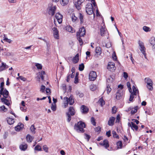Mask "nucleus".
Returning <instances> with one entry per match:
<instances>
[{
  "label": "nucleus",
  "instance_id": "1",
  "mask_svg": "<svg viewBox=\"0 0 155 155\" xmlns=\"http://www.w3.org/2000/svg\"><path fill=\"white\" fill-rule=\"evenodd\" d=\"M85 123L81 121L75 124L74 125V129L78 133H82L84 132V128L85 127Z\"/></svg>",
  "mask_w": 155,
  "mask_h": 155
},
{
  "label": "nucleus",
  "instance_id": "2",
  "mask_svg": "<svg viewBox=\"0 0 155 155\" xmlns=\"http://www.w3.org/2000/svg\"><path fill=\"white\" fill-rule=\"evenodd\" d=\"M63 101L64 108L67 107L68 104L70 105H72L74 103V100L73 99L72 96L71 95L69 98L67 97H64Z\"/></svg>",
  "mask_w": 155,
  "mask_h": 155
},
{
  "label": "nucleus",
  "instance_id": "3",
  "mask_svg": "<svg viewBox=\"0 0 155 155\" xmlns=\"http://www.w3.org/2000/svg\"><path fill=\"white\" fill-rule=\"evenodd\" d=\"M75 112L74 108L71 106L69 107L68 111L66 113L67 117V120L68 122H69L71 120V116H73L75 115Z\"/></svg>",
  "mask_w": 155,
  "mask_h": 155
},
{
  "label": "nucleus",
  "instance_id": "4",
  "mask_svg": "<svg viewBox=\"0 0 155 155\" xmlns=\"http://www.w3.org/2000/svg\"><path fill=\"white\" fill-rule=\"evenodd\" d=\"M93 6L91 3H87L85 7V10L87 14L90 15L93 13Z\"/></svg>",
  "mask_w": 155,
  "mask_h": 155
},
{
  "label": "nucleus",
  "instance_id": "5",
  "mask_svg": "<svg viewBox=\"0 0 155 155\" xmlns=\"http://www.w3.org/2000/svg\"><path fill=\"white\" fill-rule=\"evenodd\" d=\"M138 44L139 45V46L140 47V49L141 52L143 54L145 57V58H146V54L145 51L146 48L144 46L143 43V42L140 41H139L138 42Z\"/></svg>",
  "mask_w": 155,
  "mask_h": 155
},
{
  "label": "nucleus",
  "instance_id": "6",
  "mask_svg": "<svg viewBox=\"0 0 155 155\" xmlns=\"http://www.w3.org/2000/svg\"><path fill=\"white\" fill-rule=\"evenodd\" d=\"M107 68L109 71L112 72L114 71L116 69L115 64L113 62H109Z\"/></svg>",
  "mask_w": 155,
  "mask_h": 155
},
{
  "label": "nucleus",
  "instance_id": "7",
  "mask_svg": "<svg viewBox=\"0 0 155 155\" xmlns=\"http://www.w3.org/2000/svg\"><path fill=\"white\" fill-rule=\"evenodd\" d=\"M86 31L84 27L80 28L79 31L77 33V35L81 37L84 36L85 35Z\"/></svg>",
  "mask_w": 155,
  "mask_h": 155
},
{
  "label": "nucleus",
  "instance_id": "8",
  "mask_svg": "<svg viewBox=\"0 0 155 155\" xmlns=\"http://www.w3.org/2000/svg\"><path fill=\"white\" fill-rule=\"evenodd\" d=\"M97 74L96 72L94 71H91L89 74V79L92 81H94L97 78Z\"/></svg>",
  "mask_w": 155,
  "mask_h": 155
},
{
  "label": "nucleus",
  "instance_id": "9",
  "mask_svg": "<svg viewBox=\"0 0 155 155\" xmlns=\"http://www.w3.org/2000/svg\"><path fill=\"white\" fill-rule=\"evenodd\" d=\"M123 92L121 90H118L116 94V98L117 100L120 99L122 97Z\"/></svg>",
  "mask_w": 155,
  "mask_h": 155
},
{
  "label": "nucleus",
  "instance_id": "10",
  "mask_svg": "<svg viewBox=\"0 0 155 155\" xmlns=\"http://www.w3.org/2000/svg\"><path fill=\"white\" fill-rule=\"evenodd\" d=\"M56 6H51L49 8L48 13L49 15H51L52 16L54 15L56 10Z\"/></svg>",
  "mask_w": 155,
  "mask_h": 155
},
{
  "label": "nucleus",
  "instance_id": "11",
  "mask_svg": "<svg viewBox=\"0 0 155 155\" xmlns=\"http://www.w3.org/2000/svg\"><path fill=\"white\" fill-rule=\"evenodd\" d=\"M84 1V0H77V1L74 3V5L75 7L78 10L80 9L81 8V4Z\"/></svg>",
  "mask_w": 155,
  "mask_h": 155
},
{
  "label": "nucleus",
  "instance_id": "12",
  "mask_svg": "<svg viewBox=\"0 0 155 155\" xmlns=\"http://www.w3.org/2000/svg\"><path fill=\"white\" fill-rule=\"evenodd\" d=\"M55 16L58 23L59 24L61 23L62 21V15L60 13H58L56 14Z\"/></svg>",
  "mask_w": 155,
  "mask_h": 155
},
{
  "label": "nucleus",
  "instance_id": "13",
  "mask_svg": "<svg viewBox=\"0 0 155 155\" xmlns=\"http://www.w3.org/2000/svg\"><path fill=\"white\" fill-rule=\"evenodd\" d=\"M52 30L54 38L56 39H58L59 38V36L57 28L54 27L52 28Z\"/></svg>",
  "mask_w": 155,
  "mask_h": 155
},
{
  "label": "nucleus",
  "instance_id": "14",
  "mask_svg": "<svg viewBox=\"0 0 155 155\" xmlns=\"http://www.w3.org/2000/svg\"><path fill=\"white\" fill-rule=\"evenodd\" d=\"M81 110L82 113L85 114L88 112L89 109L87 107L83 105L81 107Z\"/></svg>",
  "mask_w": 155,
  "mask_h": 155
},
{
  "label": "nucleus",
  "instance_id": "15",
  "mask_svg": "<svg viewBox=\"0 0 155 155\" xmlns=\"http://www.w3.org/2000/svg\"><path fill=\"white\" fill-rule=\"evenodd\" d=\"M149 42L153 48H155V38L152 37L149 41Z\"/></svg>",
  "mask_w": 155,
  "mask_h": 155
},
{
  "label": "nucleus",
  "instance_id": "16",
  "mask_svg": "<svg viewBox=\"0 0 155 155\" xmlns=\"http://www.w3.org/2000/svg\"><path fill=\"white\" fill-rule=\"evenodd\" d=\"M23 127V124L21 123H19L18 125L15 127V129L16 131H19L21 130Z\"/></svg>",
  "mask_w": 155,
  "mask_h": 155
},
{
  "label": "nucleus",
  "instance_id": "17",
  "mask_svg": "<svg viewBox=\"0 0 155 155\" xmlns=\"http://www.w3.org/2000/svg\"><path fill=\"white\" fill-rule=\"evenodd\" d=\"M115 120V118L114 117H110L108 121V124L109 126H112L114 125V121Z\"/></svg>",
  "mask_w": 155,
  "mask_h": 155
},
{
  "label": "nucleus",
  "instance_id": "18",
  "mask_svg": "<svg viewBox=\"0 0 155 155\" xmlns=\"http://www.w3.org/2000/svg\"><path fill=\"white\" fill-rule=\"evenodd\" d=\"M106 29L105 27L101 26L100 28V33L101 35L103 36H104L105 34L107 33Z\"/></svg>",
  "mask_w": 155,
  "mask_h": 155
},
{
  "label": "nucleus",
  "instance_id": "19",
  "mask_svg": "<svg viewBox=\"0 0 155 155\" xmlns=\"http://www.w3.org/2000/svg\"><path fill=\"white\" fill-rule=\"evenodd\" d=\"M100 144L101 145L104 146L106 148H107L109 147L108 141L107 140H104L103 143H100Z\"/></svg>",
  "mask_w": 155,
  "mask_h": 155
},
{
  "label": "nucleus",
  "instance_id": "20",
  "mask_svg": "<svg viewBox=\"0 0 155 155\" xmlns=\"http://www.w3.org/2000/svg\"><path fill=\"white\" fill-rule=\"evenodd\" d=\"M132 89H133V92H131V94H133V95H137V94H138V95H139V91L137 89L136 87L134 86H133L132 87ZM138 97H140L139 95H138Z\"/></svg>",
  "mask_w": 155,
  "mask_h": 155
},
{
  "label": "nucleus",
  "instance_id": "21",
  "mask_svg": "<svg viewBox=\"0 0 155 155\" xmlns=\"http://www.w3.org/2000/svg\"><path fill=\"white\" fill-rule=\"evenodd\" d=\"M79 57L78 54H77L75 56L73 57L72 59V61L74 63L76 64L78 62L79 60Z\"/></svg>",
  "mask_w": 155,
  "mask_h": 155
},
{
  "label": "nucleus",
  "instance_id": "22",
  "mask_svg": "<svg viewBox=\"0 0 155 155\" xmlns=\"http://www.w3.org/2000/svg\"><path fill=\"white\" fill-rule=\"evenodd\" d=\"M26 140L28 142L31 143L32 142L34 137L29 134H28L26 137Z\"/></svg>",
  "mask_w": 155,
  "mask_h": 155
},
{
  "label": "nucleus",
  "instance_id": "23",
  "mask_svg": "<svg viewBox=\"0 0 155 155\" xmlns=\"http://www.w3.org/2000/svg\"><path fill=\"white\" fill-rule=\"evenodd\" d=\"M3 94H1L3 95L4 97L5 98L8 97L9 95L8 91L6 89H5L3 92Z\"/></svg>",
  "mask_w": 155,
  "mask_h": 155
},
{
  "label": "nucleus",
  "instance_id": "24",
  "mask_svg": "<svg viewBox=\"0 0 155 155\" xmlns=\"http://www.w3.org/2000/svg\"><path fill=\"white\" fill-rule=\"evenodd\" d=\"M7 121L8 124L10 125L14 123V119L10 117H7Z\"/></svg>",
  "mask_w": 155,
  "mask_h": 155
},
{
  "label": "nucleus",
  "instance_id": "25",
  "mask_svg": "<svg viewBox=\"0 0 155 155\" xmlns=\"http://www.w3.org/2000/svg\"><path fill=\"white\" fill-rule=\"evenodd\" d=\"M28 147L27 145V144H21L19 147L20 149L23 151L25 150Z\"/></svg>",
  "mask_w": 155,
  "mask_h": 155
},
{
  "label": "nucleus",
  "instance_id": "26",
  "mask_svg": "<svg viewBox=\"0 0 155 155\" xmlns=\"http://www.w3.org/2000/svg\"><path fill=\"white\" fill-rule=\"evenodd\" d=\"M66 29L67 31L71 33H73L75 31L73 29V28L70 26L66 27Z\"/></svg>",
  "mask_w": 155,
  "mask_h": 155
},
{
  "label": "nucleus",
  "instance_id": "27",
  "mask_svg": "<svg viewBox=\"0 0 155 155\" xmlns=\"http://www.w3.org/2000/svg\"><path fill=\"white\" fill-rule=\"evenodd\" d=\"M60 2L62 5L65 6L68 4L69 0H60Z\"/></svg>",
  "mask_w": 155,
  "mask_h": 155
},
{
  "label": "nucleus",
  "instance_id": "28",
  "mask_svg": "<svg viewBox=\"0 0 155 155\" xmlns=\"http://www.w3.org/2000/svg\"><path fill=\"white\" fill-rule=\"evenodd\" d=\"M131 124L132 126L131 128L133 130H134V128L136 131H137L138 130V126L133 122H131Z\"/></svg>",
  "mask_w": 155,
  "mask_h": 155
},
{
  "label": "nucleus",
  "instance_id": "29",
  "mask_svg": "<svg viewBox=\"0 0 155 155\" xmlns=\"http://www.w3.org/2000/svg\"><path fill=\"white\" fill-rule=\"evenodd\" d=\"M4 39H3V41H4L7 42H8L9 43H11L12 42V40H11L10 39H8L5 36V35H4V37L3 38Z\"/></svg>",
  "mask_w": 155,
  "mask_h": 155
},
{
  "label": "nucleus",
  "instance_id": "30",
  "mask_svg": "<svg viewBox=\"0 0 155 155\" xmlns=\"http://www.w3.org/2000/svg\"><path fill=\"white\" fill-rule=\"evenodd\" d=\"M96 52L97 54H101V49L100 47H97L96 48Z\"/></svg>",
  "mask_w": 155,
  "mask_h": 155
},
{
  "label": "nucleus",
  "instance_id": "31",
  "mask_svg": "<svg viewBox=\"0 0 155 155\" xmlns=\"http://www.w3.org/2000/svg\"><path fill=\"white\" fill-rule=\"evenodd\" d=\"M98 102L100 104V105L101 107H102L105 104L104 101L102 98L99 99Z\"/></svg>",
  "mask_w": 155,
  "mask_h": 155
},
{
  "label": "nucleus",
  "instance_id": "32",
  "mask_svg": "<svg viewBox=\"0 0 155 155\" xmlns=\"http://www.w3.org/2000/svg\"><path fill=\"white\" fill-rule=\"evenodd\" d=\"M79 18L80 20L81 24L83 23L84 22L83 16L81 13H79Z\"/></svg>",
  "mask_w": 155,
  "mask_h": 155
},
{
  "label": "nucleus",
  "instance_id": "33",
  "mask_svg": "<svg viewBox=\"0 0 155 155\" xmlns=\"http://www.w3.org/2000/svg\"><path fill=\"white\" fill-rule=\"evenodd\" d=\"M134 110H132L131 111V114H135L136 112H137L138 107L137 106H136L134 107Z\"/></svg>",
  "mask_w": 155,
  "mask_h": 155
},
{
  "label": "nucleus",
  "instance_id": "34",
  "mask_svg": "<svg viewBox=\"0 0 155 155\" xmlns=\"http://www.w3.org/2000/svg\"><path fill=\"white\" fill-rule=\"evenodd\" d=\"M77 39L78 40L79 42L80 45H82L83 43V42L82 41V39L81 38V36H79L78 35H77Z\"/></svg>",
  "mask_w": 155,
  "mask_h": 155
},
{
  "label": "nucleus",
  "instance_id": "35",
  "mask_svg": "<svg viewBox=\"0 0 155 155\" xmlns=\"http://www.w3.org/2000/svg\"><path fill=\"white\" fill-rule=\"evenodd\" d=\"M84 64L82 63L79 65V70L80 71H82L84 68Z\"/></svg>",
  "mask_w": 155,
  "mask_h": 155
},
{
  "label": "nucleus",
  "instance_id": "36",
  "mask_svg": "<svg viewBox=\"0 0 155 155\" xmlns=\"http://www.w3.org/2000/svg\"><path fill=\"white\" fill-rule=\"evenodd\" d=\"M91 90L92 91H95L96 89V86L94 84H91L90 86Z\"/></svg>",
  "mask_w": 155,
  "mask_h": 155
},
{
  "label": "nucleus",
  "instance_id": "37",
  "mask_svg": "<svg viewBox=\"0 0 155 155\" xmlns=\"http://www.w3.org/2000/svg\"><path fill=\"white\" fill-rule=\"evenodd\" d=\"M112 133L113 134L114 137L116 138L117 139H119V136L117 134L116 132L115 131L113 130L112 132Z\"/></svg>",
  "mask_w": 155,
  "mask_h": 155
},
{
  "label": "nucleus",
  "instance_id": "38",
  "mask_svg": "<svg viewBox=\"0 0 155 155\" xmlns=\"http://www.w3.org/2000/svg\"><path fill=\"white\" fill-rule=\"evenodd\" d=\"M117 146L118 148H121L122 146V143L121 141H120L117 142Z\"/></svg>",
  "mask_w": 155,
  "mask_h": 155
},
{
  "label": "nucleus",
  "instance_id": "39",
  "mask_svg": "<svg viewBox=\"0 0 155 155\" xmlns=\"http://www.w3.org/2000/svg\"><path fill=\"white\" fill-rule=\"evenodd\" d=\"M106 90L108 94H109V93L111 91V89L110 87V85H109V84H108L107 85Z\"/></svg>",
  "mask_w": 155,
  "mask_h": 155
},
{
  "label": "nucleus",
  "instance_id": "40",
  "mask_svg": "<svg viewBox=\"0 0 155 155\" xmlns=\"http://www.w3.org/2000/svg\"><path fill=\"white\" fill-rule=\"evenodd\" d=\"M35 127L34 125H32L30 128V130L31 132L33 134H35Z\"/></svg>",
  "mask_w": 155,
  "mask_h": 155
},
{
  "label": "nucleus",
  "instance_id": "41",
  "mask_svg": "<svg viewBox=\"0 0 155 155\" xmlns=\"http://www.w3.org/2000/svg\"><path fill=\"white\" fill-rule=\"evenodd\" d=\"M72 20L73 22H75L77 19V18L75 15L73 13L72 14L71 16Z\"/></svg>",
  "mask_w": 155,
  "mask_h": 155
},
{
  "label": "nucleus",
  "instance_id": "42",
  "mask_svg": "<svg viewBox=\"0 0 155 155\" xmlns=\"http://www.w3.org/2000/svg\"><path fill=\"white\" fill-rule=\"evenodd\" d=\"M35 66L38 69H41L42 68V66L41 64L36 63L35 64Z\"/></svg>",
  "mask_w": 155,
  "mask_h": 155
},
{
  "label": "nucleus",
  "instance_id": "43",
  "mask_svg": "<svg viewBox=\"0 0 155 155\" xmlns=\"http://www.w3.org/2000/svg\"><path fill=\"white\" fill-rule=\"evenodd\" d=\"M6 64H4V63H2V65L0 67V70L3 71L5 69L6 67Z\"/></svg>",
  "mask_w": 155,
  "mask_h": 155
},
{
  "label": "nucleus",
  "instance_id": "44",
  "mask_svg": "<svg viewBox=\"0 0 155 155\" xmlns=\"http://www.w3.org/2000/svg\"><path fill=\"white\" fill-rule=\"evenodd\" d=\"M145 82L147 83H150L152 82V81L151 79H150V78H146L145 79Z\"/></svg>",
  "mask_w": 155,
  "mask_h": 155
},
{
  "label": "nucleus",
  "instance_id": "45",
  "mask_svg": "<svg viewBox=\"0 0 155 155\" xmlns=\"http://www.w3.org/2000/svg\"><path fill=\"white\" fill-rule=\"evenodd\" d=\"M150 29V28L146 26H144L143 27V29L144 30V31L146 32H147L148 31H149V29Z\"/></svg>",
  "mask_w": 155,
  "mask_h": 155
},
{
  "label": "nucleus",
  "instance_id": "46",
  "mask_svg": "<svg viewBox=\"0 0 155 155\" xmlns=\"http://www.w3.org/2000/svg\"><path fill=\"white\" fill-rule=\"evenodd\" d=\"M117 112V108L115 106L113 107L112 109V114H115Z\"/></svg>",
  "mask_w": 155,
  "mask_h": 155
},
{
  "label": "nucleus",
  "instance_id": "47",
  "mask_svg": "<svg viewBox=\"0 0 155 155\" xmlns=\"http://www.w3.org/2000/svg\"><path fill=\"white\" fill-rule=\"evenodd\" d=\"M84 134L85 136V138L87 139V141H88L90 138V136L89 135L87 134Z\"/></svg>",
  "mask_w": 155,
  "mask_h": 155
},
{
  "label": "nucleus",
  "instance_id": "48",
  "mask_svg": "<svg viewBox=\"0 0 155 155\" xmlns=\"http://www.w3.org/2000/svg\"><path fill=\"white\" fill-rule=\"evenodd\" d=\"M45 86L43 85H42L40 89V91L42 92H44L45 91Z\"/></svg>",
  "mask_w": 155,
  "mask_h": 155
},
{
  "label": "nucleus",
  "instance_id": "49",
  "mask_svg": "<svg viewBox=\"0 0 155 155\" xmlns=\"http://www.w3.org/2000/svg\"><path fill=\"white\" fill-rule=\"evenodd\" d=\"M46 93L48 95H50L51 94V91L49 88H47L46 90Z\"/></svg>",
  "mask_w": 155,
  "mask_h": 155
},
{
  "label": "nucleus",
  "instance_id": "50",
  "mask_svg": "<svg viewBox=\"0 0 155 155\" xmlns=\"http://www.w3.org/2000/svg\"><path fill=\"white\" fill-rule=\"evenodd\" d=\"M91 120L93 124L95 126L96 125V122L94 119L93 117H92L91 118Z\"/></svg>",
  "mask_w": 155,
  "mask_h": 155
},
{
  "label": "nucleus",
  "instance_id": "51",
  "mask_svg": "<svg viewBox=\"0 0 155 155\" xmlns=\"http://www.w3.org/2000/svg\"><path fill=\"white\" fill-rule=\"evenodd\" d=\"M134 95H133V94L131 93L130 95V97L129 98V101H132L133 100L134 98Z\"/></svg>",
  "mask_w": 155,
  "mask_h": 155
},
{
  "label": "nucleus",
  "instance_id": "52",
  "mask_svg": "<svg viewBox=\"0 0 155 155\" xmlns=\"http://www.w3.org/2000/svg\"><path fill=\"white\" fill-rule=\"evenodd\" d=\"M0 108L1 110L5 112L7 110V109L5 108V106L3 105L0 107Z\"/></svg>",
  "mask_w": 155,
  "mask_h": 155
},
{
  "label": "nucleus",
  "instance_id": "53",
  "mask_svg": "<svg viewBox=\"0 0 155 155\" xmlns=\"http://www.w3.org/2000/svg\"><path fill=\"white\" fill-rule=\"evenodd\" d=\"M101 128L100 127H96L95 129V130L96 132H99L101 131Z\"/></svg>",
  "mask_w": 155,
  "mask_h": 155
},
{
  "label": "nucleus",
  "instance_id": "54",
  "mask_svg": "<svg viewBox=\"0 0 155 155\" xmlns=\"http://www.w3.org/2000/svg\"><path fill=\"white\" fill-rule=\"evenodd\" d=\"M43 149L44 150H45L46 152H48V148L47 147L46 145H44L43 146Z\"/></svg>",
  "mask_w": 155,
  "mask_h": 155
},
{
  "label": "nucleus",
  "instance_id": "55",
  "mask_svg": "<svg viewBox=\"0 0 155 155\" xmlns=\"http://www.w3.org/2000/svg\"><path fill=\"white\" fill-rule=\"evenodd\" d=\"M35 150H41V147L39 145H37L35 147Z\"/></svg>",
  "mask_w": 155,
  "mask_h": 155
},
{
  "label": "nucleus",
  "instance_id": "56",
  "mask_svg": "<svg viewBox=\"0 0 155 155\" xmlns=\"http://www.w3.org/2000/svg\"><path fill=\"white\" fill-rule=\"evenodd\" d=\"M123 77L125 79H127L128 77V74L126 72L123 73Z\"/></svg>",
  "mask_w": 155,
  "mask_h": 155
},
{
  "label": "nucleus",
  "instance_id": "57",
  "mask_svg": "<svg viewBox=\"0 0 155 155\" xmlns=\"http://www.w3.org/2000/svg\"><path fill=\"white\" fill-rule=\"evenodd\" d=\"M51 108L53 111H55L56 110V107L53 104H52Z\"/></svg>",
  "mask_w": 155,
  "mask_h": 155
},
{
  "label": "nucleus",
  "instance_id": "58",
  "mask_svg": "<svg viewBox=\"0 0 155 155\" xmlns=\"http://www.w3.org/2000/svg\"><path fill=\"white\" fill-rule=\"evenodd\" d=\"M106 135L108 137H109L111 136V131L109 130L107 131L106 133Z\"/></svg>",
  "mask_w": 155,
  "mask_h": 155
},
{
  "label": "nucleus",
  "instance_id": "59",
  "mask_svg": "<svg viewBox=\"0 0 155 155\" xmlns=\"http://www.w3.org/2000/svg\"><path fill=\"white\" fill-rule=\"evenodd\" d=\"M19 78L22 81H25L26 79L24 77L22 76H20L19 77Z\"/></svg>",
  "mask_w": 155,
  "mask_h": 155
},
{
  "label": "nucleus",
  "instance_id": "60",
  "mask_svg": "<svg viewBox=\"0 0 155 155\" xmlns=\"http://www.w3.org/2000/svg\"><path fill=\"white\" fill-rule=\"evenodd\" d=\"M147 88L150 91H152L153 89V85L147 86Z\"/></svg>",
  "mask_w": 155,
  "mask_h": 155
},
{
  "label": "nucleus",
  "instance_id": "61",
  "mask_svg": "<svg viewBox=\"0 0 155 155\" xmlns=\"http://www.w3.org/2000/svg\"><path fill=\"white\" fill-rule=\"evenodd\" d=\"M120 117L119 115H117V119H116V123H119L120 122Z\"/></svg>",
  "mask_w": 155,
  "mask_h": 155
},
{
  "label": "nucleus",
  "instance_id": "62",
  "mask_svg": "<svg viewBox=\"0 0 155 155\" xmlns=\"http://www.w3.org/2000/svg\"><path fill=\"white\" fill-rule=\"evenodd\" d=\"M78 78H77L76 77H75L74 81V83L77 84L78 82Z\"/></svg>",
  "mask_w": 155,
  "mask_h": 155
},
{
  "label": "nucleus",
  "instance_id": "63",
  "mask_svg": "<svg viewBox=\"0 0 155 155\" xmlns=\"http://www.w3.org/2000/svg\"><path fill=\"white\" fill-rule=\"evenodd\" d=\"M0 88H1V90H0V94H3V92L4 91V88L3 87H0Z\"/></svg>",
  "mask_w": 155,
  "mask_h": 155
},
{
  "label": "nucleus",
  "instance_id": "64",
  "mask_svg": "<svg viewBox=\"0 0 155 155\" xmlns=\"http://www.w3.org/2000/svg\"><path fill=\"white\" fill-rule=\"evenodd\" d=\"M113 58L114 60H116L117 59V58L115 53H114L113 54Z\"/></svg>",
  "mask_w": 155,
  "mask_h": 155
}]
</instances>
